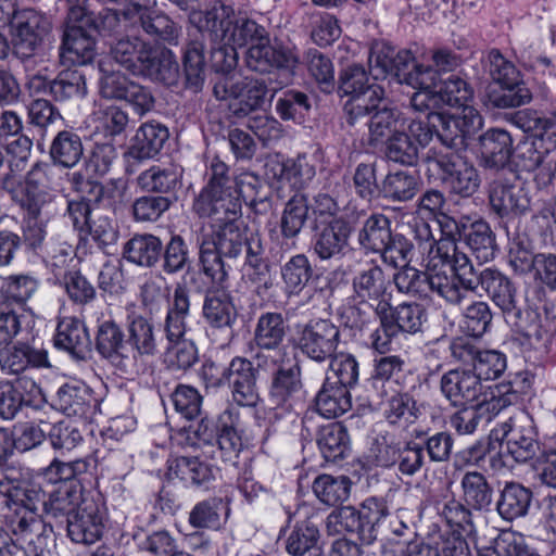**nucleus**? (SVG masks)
I'll use <instances>...</instances> for the list:
<instances>
[{
	"mask_svg": "<svg viewBox=\"0 0 556 556\" xmlns=\"http://www.w3.org/2000/svg\"><path fill=\"white\" fill-rule=\"evenodd\" d=\"M438 251L445 261L453 264L455 270L459 271L457 291L460 299L455 305L467 302L468 295L476 292L480 286L501 309L506 323L530 345L538 346L549 339V332L542 324L541 314L532 307L522 306L517 288L507 276L492 268H485L477 274L467 254L458 251L450 240L442 241Z\"/></svg>",
	"mask_w": 556,
	"mask_h": 556,
	"instance_id": "obj_1",
	"label": "nucleus"
},
{
	"mask_svg": "<svg viewBox=\"0 0 556 556\" xmlns=\"http://www.w3.org/2000/svg\"><path fill=\"white\" fill-rule=\"evenodd\" d=\"M389 288L390 281L382 267L375 262L365 263L354 273L352 292L339 309L342 323L351 329L361 330L374 315L387 307Z\"/></svg>",
	"mask_w": 556,
	"mask_h": 556,
	"instance_id": "obj_2",
	"label": "nucleus"
},
{
	"mask_svg": "<svg viewBox=\"0 0 556 556\" xmlns=\"http://www.w3.org/2000/svg\"><path fill=\"white\" fill-rule=\"evenodd\" d=\"M435 266L427 271H420L407 264L403 265L393 277L395 287L402 293L419 298H427L433 292L446 303L455 305V302L460 299L457 291L459 271L452 267L448 274L445 270H435Z\"/></svg>",
	"mask_w": 556,
	"mask_h": 556,
	"instance_id": "obj_3",
	"label": "nucleus"
},
{
	"mask_svg": "<svg viewBox=\"0 0 556 556\" xmlns=\"http://www.w3.org/2000/svg\"><path fill=\"white\" fill-rule=\"evenodd\" d=\"M255 40L247 50L248 66L256 72H267L270 67H276L269 72L268 83L273 92L287 86L293 76V67L298 63L295 54L287 48L281 47L275 37L274 42L269 37H252Z\"/></svg>",
	"mask_w": 556,
	"mask_h": 556,
	"instance_id": "obj_4",
	"label": "nucleus"
},
{
	"mask_svg": "<svg viewBox=\"0 0 556 556\" xmlns=\"http://www.w3.org/2000/svg\"><path fill=\"white\" fill-rule=\"evenodd\" d=\"M193 207L199 215L235 214L241 207L237 184L228 176L224 162H212L208 182L199 193Z\"/></svg>",
	"mask_w": 556,
	"mask_h": 556,
	"instance_id": "obj_5",
	"label": "nucleus"
},
{
	"mask_svg": "<svg viewBox=\"0 0 556 556\" xmlns=\"http://www.w3.org/2000/svg\"><path fill=\"white\" fill-rule=\"evenodd\" d=\"M428 170H439L441 180L462 197L472 195L479 188L476 167L456 152L442 153L430 150L426 156Z\"/></svg>",
	"mask_w": 556,
	"mask_h": 556,
	"instance_id": "obj_6",
	"label": "nucleus"
},
{
	"mask_svg": "<svg viewBox=\"0 0 556 556\" xmlns=\"http://www.w3.org/2000/svg\"><path fill=\"white\" fill-rule=\"evenodd\" d=\"M489 203L501 218H520L531 212V191L518 176L507 178L501 175L489 186Z\"/></svg>",
	"mask_w": 556,
	"mask_h": 556,
	"instance_id": "obj_7",
	"label": "nucleus"
},
{
	"mask_svg": "<svg viewBox=\"0 0 556 556\" xmlns=\"http://www.w3.org/2000/svg\"><path fill=\"white\" fill-rule=\"evenodd\" d=\"M338 89L341 97H349L343 110L351 122L386 93L382 86L370 83L368 73L359 65L348 66L340 73Z\"/></svg>",
	"mask_w": 556,
	"mask_h": 556,
	"instance_id": "obj_8",
	"label": "nucleus"
},
{
	"mask_svg": "<svg viewBox=\"0 0 556 556\" xmlns=\"http://www.w3.org/2000/svg\"><path fill=\"white\" fill-rule=\"evenodd\" d=\"M490 437L505 446L506 453L517 463H526L539 451L532 420L525 414L502 422L491 431Z\"/></svg>",
	"mask_w": 556,
	"mask_h": 556,
	"instance_id": "obj_9",
	"label": "nucleus"
},
{
	"mask_svg": "<svg viewBox=\"0 0 556 556\" xmlns=\"http://www.w3.org/2000/svg\"><path fill=\"white\" fill-rule=\"evenodd\" d=\"M339 341L340 330L332 321L315 319L303 326L298 344L308 358L325 364L336 353Z\"/></svg>",
	"mask_w": 556,
	"mask_h": 556,
	"instance_id": "obj_10",
	"label": "nucleus"
},
{
	"mask_svg": "<svg viewBox=\"0 0 556 556\" xmlns=\"http://www.w3.org/2000/svg\"><path fill=\"white\" fill-rule=\"evenodd\" d=\"M241 207L235 213H218L206 215L215 224L211 232L203 233L202 239L213 243V248L225 257L237 258L244 250L245 230L241 227L239 216Z\"/></svg>",
	"mask_w": 556,
	"mask_h": 556,
	"instance_id": "obj_11",
	"label": "nucleus"
},
{
	"mask_svg": "<svg viewBox=\"0 0 556 556\" xmlns=\"http://www.w3.org/2000/svg\"><path fill=\"white\" fill-rule=\"evenodd\" d=\"M400 112L383 93L375 102L368 104V109L355 116V121H346L350 126L363 123L368 126L369 143L377 146L388 139L396 130Z\"/></svg>",
	"mask_w": 556,
	"mask_h": 556,
	"instance_id": "obj_12",
	"label": "nucleus"
},
{
	"mask_svg": "<svg viewBox=\"0 0 556 556\" xmlns=\"http://www.w3.org/2000/svg\"><path fill=\"white\" fill-rule=\"evenodd\" d=\"M198 17L199 31L212 35H262L264 28L247 17H236L230 7L215 5Z\"/></svg>",
	"mask_w": 556,
	"mask_h": 556,
	"instance_id": "obj_13",
	"label": "nucleus"
},
{
	"mask_svg": "<svg viewBox=\"0 0 556 556\" xmlns=\"http://www.w3.org/2000/svg\"><path fill=\"white\" fill-rule=\"evenodd\" d=\"M122 328L112 320L102 323L97 331L96 349L113 366L127 371L136 366V354L127 346Z\"/></svg>",
	"mask_w": 556,
	"mask_h": 556,
	"instance_id": "obj_14",
	"label": "nucleus"
},
{
	"mask_svg": "<svg viewBox=\"0 0 556 556\" xmlns=\"http://www.w3.org/2000/svg\"><path fill=\"white\" fill-rule=\"evenodd\" d=\"M168 129L155 122L142 124L132 139V143L125 153L127 161L126 173L135 174V165L144 160L154 157L168 139Z\"/></svg>",
	"mask_w": 556,
	"mask_h": 556,
	"instance_id": "obj_15",
	"label": "nucleus"
},
{
	"mask_svg": "<svg viewBox=\"0 0 556 556\" xmlns=\"http://www.w3.org/2000/svg\"><path fill=\"white\" fill-rule=\"evenodd\" d=\"M138 70L154 81L173 86L179 78V65L172 51L156 42H150L139 54Z\"/></svg>",
	"mask_w": 556,
	"mask_h": 556,
	"instance_id": "obj_16",
	"label": "nucleus"
},
{
	"mask_svg": "<svg viewBox=\"0 0 556 556\" xmlns=\"http://www.w3.org/2000/svg\"><path fill=\"white\" fill-rule=\"evenodd\" d=\"M42 401L41 389L28 377L13 382H0V415L13 418L23 406H38Z\"/></svg>",
	"mask_w": 556,
	"mask_h": 556,
	"instance_id": "obj_17",
	"label": "nucleus"
},
{
	"mask_svg": "<svg viewBox=\"0 0 556 556\" xmlns=\"http://www.w3.org/2000/svg\"><path fill=\"white\" fill-rule=\"evenodd\" d=\"M444 397L455 407L479 400L484 386L470 369H451L440 380Z\"/></svg>",
	"mask_w": 556,
	"mask_h": 556,
	"instance_id": "obj_18",
	"label": "nucleus"
},
{
	"mask_svg": "<svg viewBox=\"0 0 556 556\" xmlns=\"http://www.w3.org/2000/svg\"><path fill=\"white\" fill-rule=\"evenodd\" d=\"M72 541L80 544H93L103 532V522L99 504L92 496L83 501L81 507L66 522Z\"/></svg>",
	"mask_w": 556,
	"mask_h": 556,
	"instance_id": "obj_19",
	"label": "nucleus"
},
{
	"mask_svg": "<svg viewBox=\"0 0 556 556\" xmlns=\"http://www.w3.org/2000/svg\"><path fill=\"white\" fill-rule=\"evenodd\" d=\"M265 79L245 77L235 83L232 99L228 103L230 113L236 117H245L263 108L266 96L271 90Z\"/></svg>",
	"mask_w": 556,
	"mask_h": 556,
	"instance_id": "obj_20",
	"label": "nucleus"
},
{
	"mask_svg": "<svg viewBox=\"0 0 556 556\" xmlns=\"http://www.w3.org/2000/svg\"><path fill=\"white\" fill-rule=\"evenodd\" d=\"M257 369L252 362L235 357L226 371V378L232 387L233 400L241 406H254L258 402L256 387Z\"/></svg>",
	"mask_w": 556,
	"mask_h": 556,
	"instance_id": "obj_21",
	"label": "nucleus"
},
{
	"mask_svg": "<svg viewBox=\"0 0 556 556\" xmlns=\"http://www.w3.org/2000/svg\"><path fill=\"white\" fill-rule=\"evenodd\" d=\"M377 316L384 324L386 331L391 334L416 333L421 330L426 313L417 303H402L392 307L388 302L387 307L380 309Z\"/></svg>",
	"mask_w": 556,
	"mask_h": 556,
	"instance_id": "obj_22",
	"label": "nucleus"
},
{
	"mask_svg": "<svg viewBox=\"0 0 556 556\" xmlns=\"http://www.w3.org/2000/svg\"><path fill=\"white\" fill-rule=\"evenodd\" d=\"M90 497L85 494L78 482L60 483L47 494L45 502V514L54 519H62L67 522L76 510L83 505V501Z\"/></svg>",
	"mask_w": 556,
	"mask_h": 556,
	"instance_id": "obj_23",
	"label": "nucleus"
},
{
	"mask_svg": "<svg viewBox=\"0 0 556 556\" xmlns=\"http://www.w3.org/2000/svg\"><path fill=\"white\" fill-rule=\"evenodd\" d=\"M353 225L343 217L333 218L315 236L314 251L321 260L344 253L349 247Z\"/></svg>",
	"mask_w": 556,
	"mask_h": 556,
	"instance_id": "obj_24",
	"label": "nucleus"
},
{
	"mask_svg": "<svg viewBox=\"0 0 556 556\" xmlns=\"http://www.w3.org/2000/svg\"><path fill=\"white\" fill-rule=\"evenodd\" d=\"M54 405L70 417L89 419L96 413L97 401L88 387L75 382L66 383L58 390Z\"/></svg>",
	"mask_w": 556,
	"mask_h": 556,
	"instance_id": "obj_25",
	"label": "nucleus"
},
{
	"mask_svg": "<svg viewBox=\"0 0 556 556\" xmlns=\"http://www.w3.org/2000/svg\"><path fill=\"white\" fill-rule=\"evenodd\" d=\"M54 345L76 359H86L91 351V340L85 324L75 317L63 318L56 327Z\"/></svg>",
	"mask_w": 556,
	"mask_h": 556,
	"instance_id": "obj_26",
	"label": "nucleus"
},
{
	"mask_svg": "<svg viewBox=\"0 0 556 556\" xmlns=\"http://www.w3.org/2000/svg\"><path fill=\"white\" fill-rule=\"evenodd\" d=\"M516 124L523 130H532L533 135L526 138L540 157L545 161L546 156L556 150V116L523 118L522 112L515 116Z\"/></svg>",
	"mask_w": 556,
	"mask_h": 556,
	"instance_id": "obj_27",
	"label": "nucleus"
},
{
	"mask_svg": "<svg viewBox=\"0 0 556 556\" xmlns=\"http://www.w3.org/2000/svg\"><path fill=\"white\" fill-rule=\"evenodd\" d=\"M0 494L7 497L5 505L16 510L27 509L38 514L39 507L45 511L47 493L37 485L22 488L15 479H0Z\"/></svg>",
	"mask_w": 556,
	"mask_h": 556,
	"instance_id": "obj_28",
	"label": "nucleus"
},
{
	"mask_svg": "<svg viewBox=\"0 0 556 556\" xmlns=\"http://www.w3.org/2000/svg\"><path fill=\"white\" fill-rule=\"evenodd\" d=\"M420 188L421 179L416 172L399 169L386 175L379 186V192L389 201L404 203L413 200Z\"/></svg>",
	"mask_w": 556,
	"mask_h": 556,
	"instance_id": "obj_29",
	"label": "nucleus"
},
{
	"mask_svg": "<svg viewBox=\"0 0 556 556\" xmlns=\"http://www.w3.org/2000/svg\"><path fill=\"white\" fill-rule=\"evenodd\" d=\"M484 165L490 168H503L513 154V139L508 131L500 128L486 130L479 137Z\"/></svg>",
	"mask_w": 556,
	"mask_h": 556,
	"instance_id": "obj_30",
	"label": "nucleus"
},
{
	"mask_svg": "<svg viewBox=\"0 0 556 556\" xmlns=\"http://www.w3.org/2000/svg\"><path fill=\"white\" fill-rule=\"evenodd\" d=\"M29 365L40 367L48 365L47 352L35 350L26 344L0 350V367L8 375H18Z\"/></svg>",
	"mask_w": 556,
	"mask_h": 556,
	"instance_id": "obj_31",
	"label": "nucleus"
},
{
	"mask_svg": "<svg viewBox=\"0 0 556 556\" xmlns=\"http://www.w3.org/2000/svg\"><path fill=\"white\" fill-rule=\"evenodd\" d=\"M203 316L214 328H231L237 318V311L225 289L207 291L203 303Z\"/></svg>",
	"mask_w": 556,
	"mask_h": 556,
	"instance_id": "obj_32",
	"label": "nucleus"
},
{
	"mask_svg": "<svg viewBox=\"0 0 556 556\" xmlns=\"http://www.w3.org/2000/svg\"><path fill=\"white\" fill-rule=\"evenodd\" d=\"M38 281L30 275H12L0 287V306L7 309L23 308L35 294Z\"/></svg>",
	"mask_w": 556,
	"mask_h": 556,
	"instance_id": "obj_33",
	"label": "nucleus"
},
{
	"mask_svg": "<svg viewBox=\"0 0 556 556\" xmlns=\"http://www.w3.org/2000/svg\"><path fill=\"white\" fill-rule=\"evenodd\" d=\"M162 241L153 235H136L124 247V257L138 266L153 267L162 255Z\"/></svg>",
	"mask_w": 556,
	"mask_h": 556,
	"instance_id": "obj_34",
	"label": "nucleus"
},
{
	"mask_svg": "<svg viewBox=\"0 0 556 556\" xmlns=\"http://www.w3.org/2000/svg\"><path fill=\"white\" fill-rule=\"evenodd\" d=\"M378 462L381 466L389 467L399 463V470L406 476H413L424 465V445L408 442L402 450L387 445L380 451Z\"/></svg>",
	"mask_w": 556,
	"mask_h": 556,
	"instance_id": "obj_35",
	"label": "nucleus"
},
{
	"mask_svg": "<svg viewBox=\"0 0 556 556\" xmlns=\"http://www.w3.org/2000/svg\"><path fill=\"white\" fill-rule=\"evenodd\" d=\"M84 154V146L80 137L71 131L62 130L53 138L49 155L54 163L64 168L75 167Z\"/></svg>",
	"mask_w": 556,
	"mask_h": 556,
	"instance_id": "obj_36",
	"label": "nucleus"
},
{
	"mask_svg": "<svg viewBox=\"0 0 556 556\" xmlns=\"http://www.w3.org/2000/svg\"><path fill=\"white\" fill-rule=\"evenodd\" d=\"M327 376L326 381L315 399L317 412L326 418H337L351 409L350 392L343 387H336Z\"/></svg>",
	"mask_w": 556,
	"mask_h": 556,
	"instance_id": "obj_37",
	"label": "nucleus"
},
{
	"mask_svg": "<svg viewBox=\"0 0 556 556\" xmlns=\"http://www.w3.org/2000/svg\"><path fill=\"white\" fill-rule=\"evenodd\" d=\"M181 170L174 166H152L137 177L139 188L149 193L170 194L180 185Z\"/></svg>",
	"mask_w": 556,
	"mask_h": 556,
	"instance_id": "obj_38",
	"label": "nucleus"
},
{
	"mask_svg": "<svg viewBox=\"0 0 556 556\" xmlns=\"http://www.w3.org/2000/svg\"><path fill=\"white\" fill-rule=\"evenodd\" d=\"M463 500L475 510H486L492 504L493 489L486 477L478 471H467L462 481Z\"/></svg>",
	"mask_w": 556,
	"mask_h": 556,
	"instance_id": "obj_39",
	"label": "nucleus"
},
{
	"mask_svg": "<svg viewBox=\"0 0 556 556\" xmlns=\"http://www.w3.org/2000/svg\"><path fill=\"white\" fill-rule=\"evenodd\" d=\"M391 236L390 219L383 214H371L358 231V243L365 250L380 253L390 244Z\"/></svg>",
	"mask_w": 556,
	"mask_h": 556,
	"instance_id": "obj_40",
	"label": "nucleus"
},
{
	"mask_svg": "<svg viewBox=\"0 0 556 556\" xmlns=\"http://www.w3.org/2000/svg\"><path fill=\"white\" fill-rule=\"evenodd\" d=\"M286 329L280 313H265L257 320L253 340L260 350L275 351L281 345Z\"/></svg>",
	"mask_w": 556,
	"mask_h": 556,
	"instance_id": "obj_41",
	"label": "nucleus"
},
{
	"mask_svg": "<svg viewBox=\"0 0 556 556\" xmlns=\"http://www.w3.org/2000/svg\"><path fill=\"white\" fill-rule=\"evenodd\" d=\"M190 311L188 290L182 285H177L174 290L173 302L169 305L164 330L167 340L181 339L186 333V318Z\"/></svg>",
	"mask_w": 556,
	"mask_h": 556,
	"instance_id": "obj_42",
	"label": "nucleus"
},
{
	"mask_svg": "<svg viewBox=\"0 0 556 556\" xmlns=\"http://www.w3.org/2000/svg\"><path fill=\"white\" fill-rule=\"evenodd\" d=\"M531 498L529 489L520 483L509 482L504 486L496 508L504 519L514 520L527 514Z\"/></svg>",
	"mask_w": 556,
	"mask_h": 556,
	"instance_id": "obj_43",
	"label": "nucleus"
},
{
	"mask_svg": "<svg viewBox=\"0 0 556 556\" xmlns=\"http://www.w3.org/2000/svg\"><path fill=\"white\" fill-rule=\"evenodd\" d=\"M462 327L464 331L473 338H481L491 327L493 314L489 304L484 301H470L460 304Z\"/></svg>",
	"mask_w": 556,
	"mask_h": 556,
	"instance_id": "obj_44",
	"label": "nucleus"
},
{
	"mask_svg": "<svg viewBox=\"0 0 556 556\" xmlns=\"http://www.w3.org/2000/svg\"><path fill=\"white\" fill-rule=\"evenodd\" d=\"M97 54L94 37H63L60 47V59L63 65H86L92 62Z\"/></svg>",
	"mask_w": 556,
	"mask_h": 556,
	"instance_id": "obj_45",
	"label": "nucleus"
},
{
	"mask_svg": "<svg viewBox=\"0 0 556 556\" xmlns=\"http://www.w3.org/2000/svg\"><path fill=\"white\" fill-rule=\"evenodd\" d=\"M350 438L346 428L340 422L323 427L317 435V445L326 460L334 462L344 456Z\"/></svg>",
	"mask_w": 556,
	"mask_h": 556,
	"instance_id": "obj_46",
	"label": "nucleus"
},
{
	"mask_svg": "<svg viewBox=\"0 0 556 556\" xmlns=\"http://www.w3.org/2000/svg\"><path fill=\"white\" fill-rule=\"evenodd\" d=\"M421 407L407 392L392 395L386 405L384 416L391 425L408 426L420 417Z\"/></svg>",
	"mask_w": 556,
	"mask_h": 556,
	"instance_id": "obj_47",
	"label": "nucleus"
},
{
	"mask_svg": "<svg viewBox=\"0 0 556 556\" xmlns=\"http://www.w3.org/2000/svg\"><path fill=\"white\" fill-rule=\"evenodd\" d=\"M351 480L346 476L320 475L313 482V491L317 498L329 506H334L349 498Z\"/></svg>",
	"mask_w": 556,
	"mask_h": 556,
	"instance_id": "obj_48",
	"label": "nucleus"
},
{
	"mask_svg": "<svg viewBox=\"0 0 556 556\" xmlns=\"http://www.w3.org/2000/svg\"><path fill=\"white\" fill-rule=\"evenodd\" d=\"M167 476L177 478L186 483L200 485L212 478L208 465L198 457H178L168 463Z\"/></svg>",
	"mask_w": 556,
	"mask_h": 556,
	"instance_id": "obj_49",
	"label": "nucleus"
},
{
	"mask_svg": "<svg viewBox=\"0 0 556 556\" xmlns=\"http://www.w3.org/2000/svg\"><path fill=\"white\" fill-rule=\"evenodd\" d=\"M488 99L493 108L514 109L530 102L532 93L522 78L511 84L490 87Z\"/></svg>",
	"mask_w": 556,
	"mask_h": 556,
	"instance_id": "obj_50",
	"label": "nucleus"
},
{
	"mask_svg": "<svg viewBox=\"0 0 556 556\" xmlns=\"http://www.w3.org/2000/svg\"><path fill=\"white\" fill-rule=\"evenodd\" d=\"M301 368L298 363L289 367L280 366L274 375L270 397L276 405L288 402L301 389Z\"/></svg>",
	"mask_w": 556,
	"mask_h": 556,
	"instance_id": "obj_51",
	"label": "nucleus"
},
{
	"mask_svg": "<svg viewBox=\"0 0 556 556\" xmlns=\"http://www.w3.org/2000/svg\"><path fill=\"white\" fill-rule=\"evenodd\" d=\"M409 9L420 16L422 21L432 20L434 24L448 26L455 24L458 15L455 11L454 0H408Z\"/></svg>",
	"mask_w": 556,
	"mask_h": 556,
	"instance_id": "obj_52",
	"label": "nucleus"
},
{
	"mask_svg": "<svg viewBox=\"0 0 556 556\" xmlns=\"http://www.w3.org/2000/svg\"><path fill=\"white\" fill-rule=\"evenodd\" d=\"M49 91L56 101H77L85 97V76L77 71H63L49 85Z\"/></svg>",
	"mask_w": 556,
	"mask_h": 556,
	"instance_id": "obj_53",
	"label": "nucleus"
},
{
	"mask_svg": "<svg viewBox=\"0 0 556 556\" xmlns=\"http://www.w3.org/2000/svg\"><path fill=\"white\" fill-rule=\"evenodd\" d=\"M128 342L131 351L139 356H152L156 353V338L154 326L142 316L131 319L128 325Z\"/></svg>",
	"mask_w": 556,
	"mask_h": 556,
	"instance_id": "obj_54",
	"label": "nucleus"
},
{
	"mask_svg": "<svg viewBox=\"0 0 556 556\" xmlns=\"http://www.w3.org/2000/svg\"><path fill=\"white\" fill-rule=\"evenodd\" d=\"M10 28L16 35H48L52 30V22L46 14L27 8L13 12Z\"/></svg>",
	"mask_w": 556,
	"mask_h": 556,
	"instance_id": "obj_55",
	"label": "nucleus"
},
{
	"mask_svg": "<svg viewBox=\"0 0 556 556\" xmlns=\"http://www.w3.org/2000/svg\"><path fill=\"white\" fill-rule=\"evenodd\" d=\"M466 243L479 262H489L495 256V236L488 223L475 222L466 233Z\"/></svg>",
	"mask_w": 556,
	"mask_h": 556,
	"instance_id": "obj_56",
	"label": "nucleus"
},
{
	"mask_svg": "<svg viewBox=\"0 0 556 556\" xmlns=\"http://www.w3.org/2000/svg\"><path fill=\"white\" fill-rule=\"evenodd\" d=\"M308 204L304 195L295 194L285 206L280 219L281 235L287 238H295L304 227L308 218Z\"/></svg>",
	"mask_w": 556,
	"mask_h": 556,
	"instance_id": "obj_57",
	"label": "nucleus"
},
{
	"mask_svg": "<svg viewBox=\"0 0 556 556\" xmlns=\"http://www.w3.org/2000/svg\"><path fill=\"white\" fill-rule=\"evenodd\" d=\"M184 72L187 88L199 92L205 80L204 46L194 40L190 42L184 58Z\"/></svg>",
	"mask_w": 556,
	"mask_h": 556,
	"instance_id": "obj_58",
	"label": "nucleus"
},
{
	"mask_svg": "<svg viewBox=\"0 0 556 556\" xmlns=\"http://www.w3.org/2000/svg\"><path fill=\"white\" fill-rule=\"evenodd\" d=\"M223 257L225 256L213 248V243L201 238L199 255L201 270L213 285L225 289V283L228 280V269Z\"/></svg>",
	"mask_w": 556,
	"mask_h": 556,
	"instance_id": "obj_59",
	"label": "nucleus"
},
{
	"mask_svg": "<svg viewBox=\"0 0 556 556\" xmlns=\"http://www.w3.org/2000/svg\"><path fill=\"white\" fill-rule=\"evenodd\" d=\"M359 509L364 529V542L370 543L376 540L390 511L382 501L375 497L367 498Z\"/></svg>",
	"mask_w": 556,
	"mask_h": 556,
	"instance_id": "obj_60",
	"label": "nucleus"
},
{
	"mask_svg": "<svg viewBox=\"0 0 556 556\" xmlns=\"http://www.w3.org/2000/svg\"><path fill=\"white\" fill-rule=\"evenodd\" d=\"M321 547L319 544V531L309 521H303L294 527L287 539L286 548L292 556H303L313 548Z\"/></svg>",
	"mask_w": 556,
	"mask_h": 556,
	"instance_id": "obj_61",
	"label": "nucleus"
},
{
	"mask_svg": "<svg viewBox=\"0 0 556 556\" xmlns=\"http://www.w3.org/2000/svg\"><path fill=\"white\" fill-rule=\"evenodd\" d=\"M386 156L389 161L412 166L418 160V147L404 131L394 132L386 141Z\"/></svg>",
	"mask_w": 556,
	"mask_h": 556,
	"instance_id": "obj_62",
	"label": "nucleus"
},
{
	"mask_svg": "<svg viewBox=\"0 0 556 556\" xmlns=\"http://www.w3.org/2000/svg\"><path fill=\"white\" fill-rule=\"evenodd\" d=\"M281 276L288 293H299L312 276V267L304 254L291 257L281 268Z\"/></svg>",
	"mask_w": 556,
	"mask_h": 556,
	"instance_id": "obj_63",
	"label": "nucleus"
},
{
	"mask_svg": "<svg viewBox=\"0 0 556 556\" xmlns=\"http://www.w3.org/2000/svg\"><path fill=\"white\" fill-rule=\"evenodd\" d=\"M485 66L493 87L522 79V75L515 64L496 49L489 52Z\"/></svg>",
	"mask_w": 556,
	"mask_h": 556,
	"instance_id": "obj_64",
	"label": "nucleus"
}]
</instances>
